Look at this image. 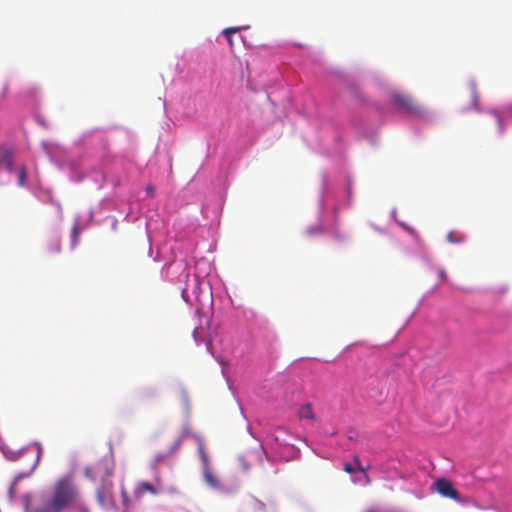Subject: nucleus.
Wrapping results in <instances>:
<instances>
[{
  "instance_id": "nucleus-1",
  "label": "nucleus",
  "mask_w": 512,
  "mask_h": 512,
  "mask_svg": "<svg viewBox=\"0 0 512 512\" xmlns=\"http://www.w3.org/2000/svg\"><path fill=\"white\" fill-rule=\"evenodd\" d=\"M21 500L25 512H64L74 508L90 512L81 502V492L72 472L57 478L49 495L44 491L26 493Z\"/></svg>"
},
{
  "instance_id": "nucleus-2",
  "label": "nucleus",
  "mask_w": 512,
  "mask_h": 512,
  "mask_svg": "<svg viewBox=\"0 0 512 512\" xmlns=\"http://www.w3.org/2000/svg\"><path fill=\"white\" fill-rule=\"evenodd\" d=\"M175 493L177 489L175 487H166L159 477L155 478V484L149 483L147 481H141L137 483L134 489V497L137 500H141L145 494L149 493L153 496H157L161 493Z\"/></svg>"
},
{
  "instance_id": "nucleus-3",
  "label": "nucleus",
  "mask_w": 512,
  "mask_h": 512,
  "mask_svg": "<svg viewBox=\"0 0 512 512\" xmlns=\"http://www.w3.org/2000/svg\"><path fill=\"white\" fill-rule=\"evenodd\" d=\"M393 104L401 111L411 115H421L422 107L408 94L393 92L391 94Z\"/></svg>"
},
{
  "instance_id": "nucleus-4",
  "label": "nucleus",
  "mask_w": 512,
  "mask_h": 512,
  "mask_svg": "<svg viewBox=\"0 0 512 512\" xmlns=\"http://www.w3.org/2000/svg\"><path fill=\"white\" fill-rule=\"evenodd\" d=\"M432 487L442 497L452 499L458 503H466V500L460 497L452 482L446 478H439L433 483Z\"/></svg>"
},
{
  "instance_id": "nucleus-5",
  "label": "nucleus",
  "mask_w": 512,
  "mask_h": 512,
  "mask_svg": "<svg viewBox=\"0 0 512 512\" xmlns=\"http://www.w3.org/2000/svg\"><path fill=\"white\" fill-rule=\"evenodd\" d=\"M98 503L103 507H112L115 504L113 497V483L110 480H103L96 490Z\"/></svg>"
},
{
  "instance_id": "nucleus-6",
  "label": "nucleus",
  "mask_w": 512,
  "mask_h": 512,
  "mask_svg": "<svg viewBox=\"0 0 512 512\" xmlns=\"http://www.w3.org/2000/svg\"><path fill=\"white\" fill-rule=\"evenodd\" d=\"M203 478L205 483L211 488L218 489L220 488V482L217 476L213 473V471L209 466L203 467Z\"/></svg>"
},
{
  "instance_id": "nucleus-7",
  "label": "nucleus",
  "mask_w": 512,
  "mask_h": 512,
  "mask_svg": "<svg viewBox=\"0 0 512 512\" xmlns=\"http://www.w3.org/2000/svg\"><path fill=\"white\" fill-rule=\"evenodd\" d=\"M298 416L300 419H309L312 421L316 420L315 413L313 411V407L311 403H306L300 407L298 411Z\"/></svg>"
},
{
  "instance_id": "nucleus-8",
  "label": "nucleus",
  "mask_w": 512,
  "mask_h": 512,
  "mask_svg": "<svg viewBox=\"0 0 512 512\" xmlns=\"http://www.w3.org/2000/svg\"><path fill=\"white\" fill-rule=\"evenodd\" d=\"M0 163H4L5 168L8 172H13V153L10 150H6L0 153Z\"/></svg>"
},
{
  "instance_id": "nucleus-9",
  "label": "nucleus",
  "mask_w": 512,
  "mask_h": 512,
  "mask_svg": "<svg viewBox=\"0 0 512 512\" xmlns=\"http://www.w3.org/2000/svg\"><path fill=\"white\" fill-rule=\"evenodd\" d=\"M245 28L246 27H244V26L243 27H229V28H226L223 30V34L225 35L231 49H233V47H234L233 34H236Z\"/></svg>"
},
{
  "instance_id": "nucleus-10",
  "label": "nucleus",
  "mask_w": 512,
  "mask_h": 512,
  "mask_svg": "<svg viewBox=\"0 0 512 512\" xmlns=\"http://www.w3.org/2000/svg\"><path fill=\"white\" fill-rule=\"evenodd\" d=\"M198 446H197V450H198V454L200 456V459H201V462H202V466L205 467V466H209V459H208V455L205 451V444L203 442L202 439H198Z\"/></svg>"
},
{
  "instance_id": "nucleus-11",
  "label": "nucleus",
  "mask_w": 512,
  "mask_h": 512,
  "mask_svg": "<svg viewBox=\"0 0 512 512\" xmlns=\"http://www.w3.org/2000/svg\"><path fill=\"white\" fill-rule=\"evenodd\" d=\"M27 179V170L25 166H21L18 172V185L24 186L26 184Z\"/></svg>"
},
{
  "instance_id": "nucleus-12",
  "label": "nucleus",
  "mask_w": 512,
  "mask_h": 512,
  "mask_svg": "<svg viewBox=\"0 0 512 512\" xmlns=\"http://www.w3.org/2000/svg\"><path fill=\"white\" fill-rule=\"evenodd\" d=\"M447 240L451 243H460L464 240V236L453 231L447 235Z\"/></svg>"
},
{
  "instance_id": "nucleus-13",
  "label": "nucleus",
  "mask_w": 512,
  "mask_h": 512,
  "mask_svg": "<svg viewBox=\"0 0 512 512\" xmlns=\"http://www.w3.org/2000/svg\"><path fill=\"white\" fill-rule=\"evenodd\" d=\"M33 445L36 448V460L33 464L32 469H34L38 465L40 458H41L42 451H43L42 445L40 443L35 442Z\"/></svg>"
},
{
  "instance_id": "nucleus-14",
  "label": "nucleus",
  "mask_w": 512,
  "mask_h": 512,
  "mask_svg": "<svg viewBox=\"0 0 512 512\" xmlns=\"http://www.w3.org/2000/svg\"><path fill=\"white\" fill-rule=\"evenodd\" d=\"M491 114L493 115V117L495 118V121L497 122V124L499 126V131L502 132L503 127H502V119H501L500 115L496 111H492Z\"/></svg>"
},
{
  "instance_id": "nucleus-15",
  "label": "nucleus",
  "mask_w": 512,
  "mask_h": 512,
  "mask_svg": "<svg viewBox=\"0 0 512 512\" xmlns=\"http://www.w3.org/2000/svg\"><path fill=\"white\" fill-rule=\"evenodd\" d=\"M122 498H123V505L125 507H129L130 500H129L127 492L124 488L122 489Z\"/></svg>"
},
{
  "instance_id": "nucleus-16",
  "label": "nucleus",
  "mask_w": 512,
  "mask_h": 512,
  "mask_svg": "<svg viewBox=\"0 0 512 512\" xmlns=\"http://www.w3.org/2000/svg\"><path fill=\"white\" fill-rule=\"evenodd\" d=\"M353 461H354V463L357 465V469H358L359 471H362V472H365V471H366V469H365L364 467H362V466H361V464H360V460H359V457H358V456H354Z\"/></svg>"
},
{
  "instance_id": "nucleus-17",
  "label": "nucleus",
  "mask_w": 512,
  "mask_h": 512,
  "mask_svg": "<svg viewBox=\"0 0 512 512\" xmlns=\"http://www.w3.org/2000/svg\"><path fill=\"white\" fill-rule=\"evenodd\" d=\"M344 471L349 473V474H352V473L355 472V468L351 464L345 463L344 464Z\"/></svg>"
},
{
  "instance_id": "nucleus-18",
  "label": "nucleus",
  "mask_w": 512,
  "mask_h": 512,
  "mask_svg": "<svg viewBox=\"0 0 512 512\" xmlns=\"http://www.w3.org/2000/svg\"><path fill=\"white\" fill-rule=\"evenodd\" d=\"M471 101H472V105L475 106L476 102H477V95L474 90L472 91V94H471Z\"/></svg>"
},
{
  "instance_id": "nucleus-19",
  "label": "nucleus",
  "mask_w": 512,
  "mask_h": 512,
  "mask_svg": "<svg viewBox=\"0 0 512 512\" xmlns=\"http://www.w3.org/2000/svg\"><path fill=\"white\" fill-rule=\"evenodd\" d=\"M73 237H74V241H75V243H73V246H75L77 244L76 241H77V237H78V228L76 226L73 228Z\"/></svg>"
},
{
  "instance_id": "nucleus-20",
  "label": "nucleus",
  "mask_w": 512,
  "mask_h": 512,
  "mask_svg": "<svg viewBox=\"0 0 512 512\" xmlns=\"http://www.w3.org/2000/svg\"><path fill=\"white\" fill-rule=\"evenodd\" d=\"M146 191H147V193H148L151 197H153V196H154V187H153V186H151V185L147 186Z\"/></svg>"
},
{
  "instance_id": "nucleus-21",
  "label": "nucleus",
  "mask_w": 512,
  "mask_h": 512,
  "mask_svg": "<svg viewBox=\"0 0 512 512\" xmlns=\"http://www.w3.org/2000/svg\"><path fill=\"white\" fill-rule=\"evenodd\" d=\"M85 476L88 477V478L92 477V469L90 467H87L85 469Z\"/></svg>"
},
{
  "instance_id": "nucleus-22",
  "label": "nucleus",
  "mask_w": 512,
  "mask_h": 512,
  "mask_svg": "<svg viewBox=\"0 0 512 512\" xmlns=\"http://www.w3.org/2000/svg\"><path fill=\"white\" fill-rule=\"evenodd\" d=\"M197 335H198V329L195 328L194 331H193V336H194L196 341L198 340V336Z\"/></svg>"
},
{
  "instance_id": "nucleus-23",
  "label": "nucleus",
  "mask_w": 512,
  "mask_h": 512,
  "mask_svg": "<svg viewBox=\"0 0 512 512\" xmlns=\"http://www.w3.org/2000/svg\"><path fill=\"white\" fill-rule=\"evenodd\" d=\"M60 250H61V245H60V242L57 241V243H56V251L60 252Z\"/></svg>"
}]
</instances>
